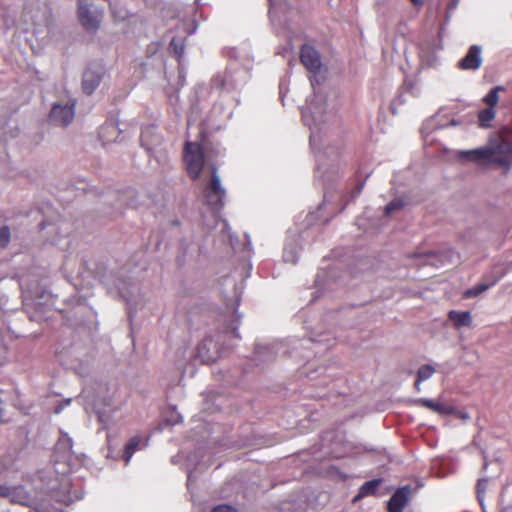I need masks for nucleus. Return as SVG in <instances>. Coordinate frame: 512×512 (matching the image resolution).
I'll list each match as a JSON object with an SVG mask.
<instances>
[{
	"instance_id": "dca6fc26",
	"label": "nucleus",
	"mask_w": 512,
	"mask_h": 512,
	"mask_svg": "<svg viewBox=\"0 0 512 512\" xmlns=\"http://www.w3.org/2000/svg\"><path fill=\"white\" fill-rule=\"evenodd\" d=\"M186 84V76H185V73L183 71H179V75H178V85L180 87H183L184 85Z\"/></svg>"
},
{
	"instance_id": "39448f33",
	"label": "nucleus",
	"mask_w": 512,
	"mask_h": 512,
	"mask_svg": "<svg viewBox=\"0 0 512 512\" xmlns=\"http://www.w3.org/2000/svg\"><path fill=\"white\" fill-rule=\"evenodd\" d=\"M75 104L76 102L73 100H69L65 104H53L49 113V122L55 126H68L74 119Z\"/></svg>"
},
{
	"instance_id": "20e7f679",
	"label": "nucleus",
	"mask_w": 512,
	"mask_h": 512,
	"mask_svg": "<svg viewBox=\"0 0 512 512\" xmlns=\"http://www.w3.org/2000/svg\"><path fill=\"white\" fill-rule=\"evenodd\" d=\"M103 7L93 0H78V17L81 25L88 31H96L101 22Z\"/></svg>"
},
{
	"instance_id": "423d86ee",
	"label": "nucleus",
	"mask_w": 512,
	"mask_h": 512,
	"mask_svg": "<svg viewBox=\"0 0 512 512\" xmlns=\"http://www.w3.org/2000/svg\"><path fill=\"white\" fill-rule=\"evenodd\" d=\"M105 74V69L100 64H90L82 75V91L86 95H92L99 87Z\"/></svg>"
},
{
	"instance_id": "7ed1b4c3",
	"label": "nucleus",
	"mask_w": 512,
	"mask_h": 512,
	"mask_svg": "<svg viewBox=\"0 0 512 512\" xmlns=\"http://www.w3.org/2000/svg\"><path fill=\"white\" fill-rule=\"evenodd\" d=\"M183 160L189 177L197 179L204 166V151L201 144L187 141L183 149Z\"/></svg>"
},
{
	"instance_id": "1a4fd4ad",
	"label": "nucleus",
	"mask_w": 512,
	"mask_h": 512,
	"mask_svg": "<svg viewBox=\"0 0 512 512\" xmlns=\"http://www.w3.org/2000/svg\"><path fill=\"white\" fill-rule=\"evenodd\" d=\"M170 53L177 58H181L184 54L185 44L184 40L179 37H173L169 44Z\"/></svg>"
},
{
	"instance_id": "9d476101",
	"label": "nucleus",
	"mask_w": 512,
	"mask_h": 512,
	"mask_svg": "<svg viewBox=\"0 0 512 512\" xmlns=\"http://www.w3.org/2000/svg\"><path fill=\"white\" fill-rule=\"evenodd\" d=\"M68 191H76V192H93L90 184L84 179H76L71 182L68 186L65 187Z\"/></svg>"
},
{
	"instance_id": "f03ea898",
	"label": "nucleus",
	"mask_w": 512,
	"mask_h": 512,
	"mask_svg": "<svg viewBox=\"0 0 512 512\" xmlns=\"http://www.w3.org/2000/svg\"><path fill=\"white\" fill-rule=\"evenodd\" d=\"M154 132V126H148L142 130L140 136L141 146L145 148L150 158L155 159V161L162 166V169L166 170L170 167V159L167 152L159 147L161 137L155 135Z\"/></svg>"
},
{
	"instance_id": "f8f14e48",
	"label": "nucleus",
	"mask_w": 512,
	"mask_h": 512,
	"mask_svg": "<svg viewBox=\"0 0 512 512\" xmlns=\"http://www.w3.org/2000/svg\"><path fill=\"white\" fill-rule=\"evenodd\" d=\"M11 233L8 226L0 228V248H6L10 242Z\"/></svg>"
},
{
	"instance_id": "f257e3e1",
	"label": "nucleus",
	"mask_w": 512,
	"mask_h": 512,
	"mask_svg": "<svg viewBox=\"0 0 512 512\" xmlns=\"http://www.w3.org/2000/svg\"><path fill=\"white\" fill-rule=\"evenodd\" d=\"M252 65H247L245 70H237L233 63H230L222 74H216L211 79V87L218 90L231 91L244 82L249 74L251 77Z\"/></svg>"
},
{
	"instance_id": "6e6552de",
	"label": "nucleus",
	"mask_w": 512,
	"mask_h": 512,
	"mask_svg": "<svg viewBox=\"0 0 512 512\" xmlns=\"http://www.w3.org/2000/svg\"><path fill=\"white\" fill-rule=\"evenodd\" d=\"M141 442V438L139 436L132 437L128 443L125 445L124 449V460L126 463H128L132 457V455L137 450L139 444Z\"/></svg>"
},
{
	"instance_id": "f3484780",
	"label": "nucleus",
	"mask_w": 512,
	"mask_h": 512,
	"mask_svg": "<svg viewBox=\"0 0 512 512\" xmlns=\"http://www.w3.org/2000/svg\"><path fill=\"white\" fill-rule=\"evenodd\" d=\"M61 409H62V407H57V408L55 409V413H60Z\"/></svg>"
},
{
	"instance_id": "0eeeda50",
	"label": "nucleus",
	"mask_w": 512,
	"mask_h": 512,
	"mask_svg": "<svg viewBox=\"0 0 512 512\" xmlns=\"http://www.w3.org/2000/svg\"><path fill=\"white\" fill-rule=\"evenodd\" d=\"M11 338H6L3 334H0V366L6 364L10 359V344Z\"/></svg>"
},
{
	"instance_id": "a211bd4d",
	"label": "nucleus",
	"mask_w": 512,
	"mask_h": 512,
	"mask_svg": "<svg viewBox=\"0 0 512 512\" xmlns=\"http://www.w3.org/2000/svg\"><path fill=\"white\" fill-rule=\"evenodd\" d=\"M98 416H99V419H101V417H102V412L98 411Z\"/></svg>"
},
{
	"instance_id": "9b49d317",
	"label": "nucleus",
	"mask_w": 512,
	"mask_h": 512,
	"mask_svg": "<svg viewBox=\"0 0 512 512\" xmlns=\"http://www.w3.org/2000/svg\"><path fill=\"white\" fill-rule=\"evenodd\" d=\"M210 192H225L221 186V179L217 173V168L211 165V179L209 183Z\"/></svg>"
},
{
	"instance_id": "2eb2a0df",
	"label": "nucleus",
	"mask_w": 512,
	"mask_h": 512,
	"mask_svg": "<svg viewBox=\"0 0 512 512\" xmlns=\"http://www.w3.org/2000/svg\"><path fill=\"white\" fill-rule=\"evenodd\" d=\"M11 496V488L6 485H0V497L7 498Z\"/></svg>"
},
{
	"instance_id": "4468645a",
	"label": "nucleus",
	"mask_w": 512,
	"mask_h": 512,
	"mask_svg": "<svg viewBox=\"0 0 512 512\" xmlns=\"http://www.w3.org/2000/svg\"><path fill=\"white\" fill-rule=\"evenodd\" d=\"M221 195L222 194H216V193L207 194V201L208 202L215 201V202L219 203L220 206L222 207L223 206V202H222V199L220 197Z\"/></svg>"
},
{
	"instance_id": "ddd939ff",
	"label": "nucleus",
	"mask_w": 512,
	"mask_h": 512,
	"mask_svg": "<svg viewBox=\"0 0 512 512\" xmlns=\"http://www.w3.org/2000/svg\"><path fill=\"white\" fill-rule=\"evenodd\" d=\"M211 512H237L236 508L228 504L215 506Z\"/></svg>"
}]
</instances>
